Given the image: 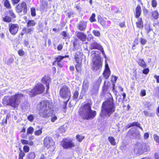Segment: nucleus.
<instances>
[{
    "instance_id": "69168bd1",
    "label": "nucleus",
    "mask_w": 159,
    "mask_h": 159,
    "mask_svg": "<svg viewBox=\"0 0 159 159\" xmlns=\"http://www.w3.org/2000/svg\"><path fill=\"white\" fill-rule=\"evenodd\" d=\"M149 134L148 133H145L144 135V137L145 139H148L149 137Z\"/></svg>"
},
{
    "instance_id": "412c9836",
    "label": "nucleus",
    "mask_w": 159,
    "mask_h": 159,
    "mask_svg": "<svg viewBox=\"0 0 159 159\" xmlns=\"http://www.w3.org/2000/svg\"><path fill=\"white\" fill-rule=\"evenodd\" d=\"M111 74V71L110 70H105L104 71L103 73V75L105 78L107 79L109 77Z\"/></svg>"
},
{
    "instance_id": "13d9d810",
    "label": "nucleus",
    "mask_w": 159,
    "mask_h": 159,
    "mask_svg": "<svg viewBox=\"0 0 159 159\" xmlns=\"http://www.w3.org/2000/svg\"><path fill=\"white\" fill-rule=\"evenodd\" d=\"M146 31L148 33L151 30L150 27L149 26H146L145 27Z\"/></svg>"
},
{
    "instance_id": "a211bd4d",
    "label": "nucleus",
    "mask_w": 159,
    "mask_h": 159,
    "mask_svg": "<svg viewBox=\"0 0 159 159\" xmlns=\"http://www.w3.org/2000/svg\"><path fill=\"white\" fill-rule=\"evenodd\" d=\"M141 7L139 5H137L135 9V17L136 18H139L141 15Z\"/></svg>"
},
{
    "instance_id": "6e6d98bb",
    "label": "nucleus",
    "mask_w": 159,
    "mask_h": 159,
    "mask_svg": "<svg viewBox=\"0 0 159 159\" xmlns=\"http://www.w3.org/2000/svg\"><path fill=\"white\" fill-rule=\"evenodd\" d=\"M18 52L19 55L20 56H23L24 54V52L22 49L19 50Z\"/></svg>"
},
{
    "instance_id": "e2e57ef3",
    "label": "nucleus",
    "mask_w": 159,
    "mask_h": 159,
    "mask_svg": "<svg viewBox=\"0 0 159 159\" xmlns=\"http://www.w3.org/2000/svg\"><path fill=\"white\" fill-rule=\"evenodd\" d=\"M75 68H76V70L78 72H79V71H80V64H76L75 65Z\"/></svg>"
},
{
    "instance_id": "09e8293b",
    "label": "nucleus",
    "mask_w": 159,
    "mask_h": 159,
    "mask_svg": "<svg viewBox=\"0 0 159 159\" xmlns=\"http://www.w3.org/2000/svg\"><path fill=\"white\" fill-rule=\"evenodd\" d=\"M153 138L154 140L157 143H159V136L157 134H155L153 136Z\"/></svg>"
},
{
    "instance_id": "393cba45",
    "label": "nucleus",
    "mask_w": 159,
    "mask_h": 159,
    "mask_svg": "<svg viewBox=\"0 0 159 159\" xmlns=\"http://www.w3.org/2000/svg\"><path fill=\"white\" fill-rule=\"evenodd\" d=\"M34 30V28H30L29 29H27L26 28H24L22 31L23 32L26 33V34H31V32L33 31Z\"/></svg>"
},
{
    "instance_id": "5701e85b",
    "label": "nucleus",
    "mask_w": 159,
    "mask_h": 159,
    "mask_svg": "<svg viewBox=\"0 0 159 159\" xmlns=\"http://www.w3.org/2000/svg\"><path fill=\"white\" fill-rule=\"evenodd\" d=\"M138 20V21L136 22L137 27L140 28H143V25L142 18H139Z\"/></svg>"
},
{
    "instance_id": "20e7f679",
    "label": "nucleus",
    "mask_w": 159,
    "mask_h": 159,
    "mask_svg": "<svg viewBox=\"0 0 159 159\" xmlns=\"http://www.w3.org/2000/svg\"><path fill=\"white\" fill-rule=\"evenodd\" d=\"M24 98L23 94L17 93L11 96L8 99L5 98L3 102L6 104L10 105L14 108L17 107Z\"/></svg>"
},
{
    "instance_id": "c756f323",
    "label": "nucleus",
    "mask_w": 159,
    "mask_h": 159,
    "mask_svg": "<svg viewBox=\"0 0 159 159\" xmlns=\"http://www.w3.org/2000/svg\"><path fill=\"white\" fill-rule=\"evenodd\" d=\"M3 21L7 22H10L11 20V19L9 16H6L5 17L3 18Z\"/></svg>"
},
{
    "instance_id": "7c9ffc66",
    "label": "nucleus",
    "mask_w": 159,
    "mask_h": 159,
    "mask_svg": "<svg viewBox=\"0 0 159 159\" xmlns=\"http://www.w3.org/2000/svg\"><path fill=\"white\" fill-rule=\"evenodd\" d=\"M92 33L95 36L99 37L100 36V32L98 30H93L92 31Z\"/></svg>"
},
{
    "instance_id": "338daca9",
    "label": "nucleus",
    "mask_w": 159,
    "mask_h": 159,
    "mask_svg": "<svg viewBox=\"0 0 159 159\" xmlns=\"http://www.w3.org/2000/svg\"><path fill=\"white\" fill-rule=\"evenodd\" d=\"M154 77L156 79L157 82L159 83V75L157 76L156 75H155Z\"/></svg>"
},
{
    "instance_id": "680f3d73",
    "label": "nucleus",
    "mask_w": 159,
    "mask_h": 159,
    "mask_svg": "<svg viewBox=\"0 0 159 159\" xmlns=\"http://www.w3.org/2000/svg\"><path fill=\"white\" fill-rule=\"evenodd\" d=\"M63 47V46L61 44L58 45L57 47V49L58 51L61 50Z\"/></svg>"
},
{
    "instance_id": "6ab92c4d",
    "label": "nucleus",
    "mask_w": 159,
    "mask_h": 159,
    "mask_svg": "<svg viewBox=\"0 0 159 159\" xmlns=\"http://www.w3.org/2000/svg\"><path fill=\"white\" fill-rule=\"evenodd\" d=\"M138 62L139 65L143 68L147 67V65L143 59H139L138 61Z\"/></svg>"
},
{
    "instance_id": "ddd939ff",
    "label": "nucleus",
    "mask_w": 159,
    "mask_h": 159,
    "mask_svg": "<svg viewBox=\"0 0 159 159\" xmlns=\"http://www.w3.org/2000/svg\"><path fill=\"white\" fill-rule=\"evenodd\" d=\"M75 34L77 37L81 41L84 42L87 39V35L83 32L77 31L75 32Z\"/></svg>"
},
{
    "instance_id": "864d4df0",
    "label": "nucleus",
    "mask_w": 159,
    "mask_h": 159,
    "mask_svg": "<svg viewBox=\"0 0 159 159\" xmlns=\"http://www.w3.org/2000/svg\"><path fill=\"white\" fill-rule=\"evenodd\" d=\"M140 95L142 96H144L146 95V91L144 89H142L141 90Z\"/></svg>"
},
{
    "instance_id": "72a5a7b5",
    "label": "nucleus",
    "mask_w": 159,
    "mask_h": 159,
    "mask_svg": "<svg viewBox=\"0 0 159 159\" xmlns=\"http://www.w3.org/2000/svg\"><path fill=\"white\" fill-rule=\"evenodd\" d=\"M51 116V121L52 122H54L57 119V116L53 114L52 111V115L51 116Z\"/></svg>"
},
{
    "instance_id": "9d476101",
    "label": "nucleus",
    "mask_w": 159,
    "mask_h": 159,
    "mask_svg": "<svg viewBox=\"0 0 159 159\" xmlns=\"http://www.w3.org/2000/svg\"><path fill=\"white\" fill-rule=\"evenodd\" d=\"M43 143L45 146L47 148L53 146L55 144V143L52 139L49 137H47L45 138Z\"/></svg>"
},
{
    "instance_id": "ea45409f",
    "label": "nucleus",
    "mask_w": 159,
    "mask_h": 159,
    "mask_svg": "<svg viewBox=\"0 0 159 159\" xmlns=\"http://www.w3.org/2000/svg\"><path fill=\"white\" fill-rule=\"evenodd\" d=\"M139 40L140 43L142 45H144L147 42V40L143 38H140L139 39Z\"/></svg>"
},
{
    "instance_id": "0eeeda50",
    "label": "nucleus",
    "mask_w": 159,
    "mask_h": 159,
    "mask_svg": "<svg viewBox=\"0 0 159 159\" xmlns=\"http://www.w3.org/2000/svg\"><path fill=\"white\" fill-rule=\"evenodd\" d=\"M60 95L61 98L66 99L67 103L71 97V92L69 88L67 85H64L61 87L59 91Z\"/></svg>"
},
{
    "instance_id": "3c124183",
    "label": "nucleus",
    "mask_w": 159,
    "mask_h": 159,
    "mask_svg": "<svg viewBox=\"0 0 159 159\" xmlns=\"http://www.w3.org/2000/svg\"><path fill=\"white\" fill-rule=\"evenodd\" d=\"M134 134L135 135L134 136L136 138L138 139L140 137V135L139 131H137L135 132Z\"/></svg>"
},
{
    "instance_id": "49530a36",
    "label": "nucleus",
    "mask_w": 159,
    "mask_h": 159,
    "mask_svg": "<svg viewBox=\"0 0 159 159\" xmlns=\"http://www.w3.org/2000/svg\"><path fill=\"white\" fill-rule=\"evenodd\" d=\"M61 34L63 36V39H66L68 36L67 32L65 31L62 32Z\"/></svg>"
},
{
    "instance_id": "6e6552de",
    "label": "nucleus",
    "mask_w": 159,
    "mask_h": 159,
    "mask_svg": "<svg viewBox=\"0 0 159 159\" xmlns=\"http://www.w3.org/2000/svg\"><path fill=\"white\" fill-rule=\"evenodd\" d=\"M16 9L17 12H21L23 11L24 14H26L27 10V6L26 2L23 1L21 3H19L16 6Z\"/></svg>"
},
{
    "instance_id": "423d86ee",
    "label": "nucleus",
    "mask_w": 159,
    "mask_h": 159,
    "mask_svg": "<svg viewBox=\"0 0 159 159\" xmlns=\"http://www.w3.org/2000/svg\"><path fill=\"white\" fill-rule=\"evenodd\" d=\"M45 90L43 84H38L32 89H29L26 90V93L31 97H33L39 94L43 93Z\"/></svg>"
},
{
    "instance_id": "58836bf2",
    "label": "nucleus",
    "mask_w": 159,
    "mask_h": 159,
    "mask_svg": "<svg viewBox=\"0 0 159 159\" xmlns=\"http://www.w3.org/2000/svg\"><path fill=\"white\" fill-rule=\"evenodd\" d=\"M95 14L94 13H93L92 14L89 19L91 22H93L96 21L95 18Z\"/></svg>"
},
{
    "instance_id": "f8f14e48",
    "label": "nucleus",
    "mask_w": 159,
    "mask_h": 159,
    "mask_svg": "<svg viewBox=\"0 0 159 159\" xmlns=\"http://www.w3.org/2000/svg\"><path fill=\"white\" fill-rule=\"evenodd\" d=\"M86 22L84 20H82L78 24L77 27V29L80 31H84L86 30Z\"/></svg>"
},
{
    "instance_id": "4468645a",
    "label": "nucleus",
    "mask_w": 159,
    "mask_h": 159,
    "mask_svg": "<svg viewBox=\"0 0 159 159\" xmlns=\"http://www.w3.org/2000/svg\"><path fill=\"white\" fill-rule=\"evenodd\" d=\"M143 148V145H140L139 146H136L134 148V152L136 154L139 155L144 153V151L142 149Z\"/></svg>"
},
{
    "instance_id": "de8ad7c7",
    "label": "nucleus",
    "mask_w": 159,
    "mask_h": 159,
    "mask_svg": "<svg viewBox=\"0 0 159 159\" xmlns=\"http://www.w3.org/2000/svg\"><path fill=\"white\" fill-rule=\"evenodd\" d=\"M102 81V77H100L96 82V84L98 86H99L101 84Z\"/></svg>"
},
{
    "instance_id": "f03ea898",
    "label": "nucleus",
    "mask_w": 159,
    "mask_h": 159,
    "mask_svg": "<svg viewBox=\"0 0 159 159\" xmlns=\"http://www.w3.org/2000/svg\"><path fill=\"white\" fill-rule=\"evenodd\" d=\"M115 110L116 105L114 103L113 98L110 97L103 103L100 116L101 117H109L115 111Z\"/></svg>"
},
{
    "instance_id": "0e129e2a",
    "label": "nucleus",
    "mask_w": 159,
    "mask_h": 159,
    "mask_svg": "<svg viewBox=\"0 0 159 159\" xmlns=\"http://www.w3.org/2000/svg\"><path fill=\"white\" fill-rule=\"evenodd\" d=\"M57 66L60 68H61L63 66L61 62H57Z\"/></svg>"
},
{
    "instance_id": "f3484780",
    "label": "nucleus",
    "mask_w": 159,
    "mask_h": 159,
    "mask_svg": "<svg viewBox=\"0 0 159 159\" xmlns=\"http://www.w3.org/2000/svg\"><path fill=\"white\" fill-rule=\"evenodd\" d=\"M102 47L99 43L95 42L92 43L90 45V48L91 49H97L99 50Z\"/></svg>"
},
{
    "instance_id": "bf43d9fd",
    "label": "nucleus",
    "mask_w": 159,
    "mask_h": 159,
    "mask_svg": "<svg viewBox=\"0 0 159 159\" xmlns=\"http://www.w3.org/2000/svg\"><path fill=\"white\" fill-rule=\"evenodd\" d=\"M73 13H72L70 11L68 12L67 13V16L69 18L71 17V16H72L73 15Z\"/></svg>"
},
{
    "instance_id": "9b49d317",
    "label": "nucleus",
    "mask_w": 159,
    "mask_h": 159,
    "mask_svg": "<svg viewBox=\"0 0 159 159\" xmlns=\"http://www.w3.org/2000/svg\"><path fill=\"white\" fill-rule=\"evenodd\" d=\"M61 145L65 148H70L74 146V144L72 141L67 139H64L62 142Z\"/></svg>"
},
{
    "instance_id": "dca6fc26",
    "label": "nucleus",
    "mask_w": 159,
    "mask_h": 159,
    "mask_svg": "<svg viewBox=\"0 0 159 159\" xmlns=\"http://www.w3.org/2000/svg\"><path fill=\"white\" fill-rule=\"evenodd\" d=\"M136 126L139 128L141 130L143 131L142 128L140 126V124L138 122H134L132 123H130L127 125L126 127L127 129L131 127Z\"/></svg>"
},
{
    "instance_id": "a19ab883",
    "label": "nucleus",
    "mask_w": 159,
    "mask_h": 159,
    "mask_svg": "<svg viewBox=\"0 0 159 159\" xmlns=\"http://www.w3.org/2000/svg\"><path fill=\"white\" fill-rule=\"evenodd\" d=\"M25 156V153L24 152H19V154L18 159H23V157Z\"/></svg>"
},
{
    "instance_id": "4c0bfd02",
    "label": "nucleus",
    "mask_w": 159,
    "mask_h": 159,
    "mask_svg": "<svg viewBox=\"0 0 159 159\" xmlns=\"http://www.w3.org/2000/svg\"><path fill=\"white\" fill-rule=\"evenodd\" d=\"M30 148L27 145H24L23 147V152L25 153L28 152L30 150Z\"/></svg>"
},
{
    "instance_id": "aec40b11",
    "label": "nucleus",
    "mask_w": 159,
    "mask_h": 159,
    "mask_svg": "<svg viewBox=\"0 0 159 159\" xmlns=\"http://www.w3.org/2000/svg\"><path fill=\"white\" fill-rule=\"evenodd\" d=\"M26 22L27 24V27L33 26L36 24V22L33 20H26Z\"/></svg>"
},
{
    "instance_id": "c03bdc74",
    "label": "nucleus",
    "mask_w": 159,
    "mask_h": 159,
    "mask_svg": "<svg viewBox=\"0 0 159 159\" xmlns=\"http://www.w3.org/2000/svg\"><path fill=\"white\" fill-rule=\"evenodd\" d=\"M31 15L32 16H36L35 9L34 8H31Z\"/></svg>"
},
{
    "instance_id": "4d7b16f0",
    "label": "nucleus",
    "mask_w": 159,
    "mask_h": 159,
    "mask_svg": "<svg viewBox=\"0 0 159 159\" xmlns=\"http://www.w3.org/2000/svg\"><path fill=\"white\" fill-rule=\"evenodd\" d=\"M99 50L101 52L102 54L103 55L104 57L105 58H106V55H105V53L104 51L103 50V48H102V47H101V48Z\"/></svg>"
},
{
    "instance_id": "2eb2a0df",
    "label": "nucleus",
    "mask_w": 159,
    "mask_h": 159,
    "mask_svg": "<svg viewBox=\"0 0 159 159\" xmlns=\"http://www.w3.org/2000/svg\"><path fill=\"white\" fill-rule=\"evenodd\" d=\"M42 83L45 84L47 87L46 91L47 92L48 90L49 89V82L50 81V80L48 76H44L42 80Z\"/></svg>"
},
{
    "instance_id": "603ef678",
    "label": "nucleus",
    "mask_w": 159,
    "mask_h": 159,
    "mask_svg": "<svg viewBox=\"0 0 159 159\" xmlns=\"http://www.w3.org/2000/svg\"><path fill=\"white\" fill-rule=\"evenodd\" d=\"M20 141L21 143L23 145H27L29 144V142L27 140L22 139Z\"/></svg>"
},
{
    "instance_id": "b1692460",
    "label": "nucleus",
    "mask_w": 159,
    "mask_h": 159,
    "mask_svg": "<svg viewBox=\"0 0 159 159\" xmlns=\"http://www.w3.org/2000/svg\"><path fill=\"white\" fill-rule=\"evenodd\" d=\"M159 14L158 12L156 11H154L152 12V16L154 19H157L159 17Z\"/></svg>"
},
{
    "instance_id": "39448f33",
    "label": "nucleus",
    "mask_w": 159,
    "mask_h": 159,
    "mask_svg": "<svg viewBox=\"0 0 159 159\" xmlns=\"http://www.w3.org/2000/svg\"><path fill=\"white\" fill-rule=\"evenodd\" d=\"M99 52L92 51L91 52L92 57H93V70L94 71H96L101 68L102 63L100 57L99 55Z\"/></svg>"
},
{
    "instance_id": "8fccbe9b",
    "label": "nucleus",
    "mask_w": 159,
    "mask_h": 159,
    "mask_svg": "<svg viewBox=\"0 0 159 159\" xmlns=\"http://www.w3.org/2000/svg\"><path fill=\"white\" fill-rule=\"evenodd\" d=\"M157 2L156 0H152V6L153 7H157Z\"/></svg>"
},
{
    "instance_id": "2f4dec72",
    "label": "nucleus",
    "mask_w": 159,
    "mask_h": 159,
    "mask_svg": "<svg viewBox=\"0 0 159 159\" xmlns=\"http://www.w3.org/2000/svg\"><path fill=\"white\" fill-rule=\"evenodd\" d=\"M79 94V92L77 91H75L73 93V100L75 101H76L77 100Z\"/></svg>"
},
{
    "instance_id": "bb28decb",
    "label": "nucleus",
    "mask_w": 159,
    "mask_h": 159,
    "mask_svg": "<svg viewBox=\"0 0 159 159\" xmlns=\"http://www.w3.org/2000/svg\"><path fill=\"white\" fill-rule=\"evenodd\" d=\"M108 140L111 144L113 145H115L116 142H115V139L113 137L110 136L108 138Z\"/></svg>"
},
{
    "instance_id": "f704fd0d",
    "label": "nucleus",
    "mask_w": 159,
    "mask_h": 159,
    "mask_svg": "<svg viewBox=\"0 0 159 159\" xmlns=\"http://www.w3.org/2000/svg\"><path fill=\"white\" fill-rule=\"evenodd\" d=\"M84 138V137L81 135L78 134L76 136V139L79 142H81Z\"/></svg>"
},
{
    "instance_id": "37998d69",
    "label": "nucleus",
    "mask_w": 159,
    "mask_h": 159,
    "mask_svg": "<svg viewBox=\"0 0 159 159\" xmlns=\"http://www.w3.org/2000/svg\"><path fill=\"white\" fill-rule=\"evenodd\" d=\"M35 117L33 115L31 114L28 116L27 117V119L30 121H32Z\"/></svg>"
},
{
    "instance_id": "7ed1b4c3",
    "label": "nucleus",
    "mask_w": 159,
    "mask_h": 159,
    "mask_svg": "<svg viewBox=\"0 0 159 159\" xmlns=\"http://www.w3.org/2000/svg\"><path fill=\"white\" fill-rule=\"evenodd\" d=\"M39 107V114L41 117L47 118L52 115V111H53V103L48 100H43L40 102L38 105Z\"/></svg>"
},
{
    "instance_id": "473e14b6",
    "label": "nucleus",
    "mask_w": 159,
    "mask_h": 159,
    "mask_svg": "<svg viewBox=\"0 0 159 159\" xmlns=\"http://www.w3.org/2000/svg\"><path fill=\"white\" fill-rule=\"evenodd\" d=\"M75 61L78 64H80L81 61L80 58H79V56L76 54L75 55Z\"/></svg>"
},
{
    "instance_id": "79ce46f5",
    "label": "nucleus",
    "mask_w": 159,
    "mask_h": 159,
    "mask_svg": "<svg viewBox=\"0 0 159 159\" xmlns=\"http://www.w3.org/2000/svg\"><path fill=\"white\" fill-rule=\"evenodd\" d=\"M13 61V58L12 57H10L7 61H5V62L7 64L9 65Z\"/></svg>"
},
{
    "instance_id": "cd10ccee",
    "label": "nucleus",
    "mask_w": 159,
    "mask_h": 159,
    "mask_svg": "<svg viewBox=\"0 0 159 159\" xmlns=\"http://www.w3.org/2000/svg\"><path fill=\"white\" fill-rule=\"evenodd\" d=\"M35 156L34 152H30L28 154V157L29 159H34Z\"/></svg>"
},
{
    "instance_id": "1a4fd4ad",
    "label": "nucleus",
    "mask_w": 159,
    "mask_h": 159,
    "mask_svg": "<svg viewBox=\"0 0 159 159\" xmlns=\"http://www.w3.org/2000/svg\"><path fill=\"white\" fill-rule=\"evenodd\" d=\"M8 27L10 33L12 35H15L18 32L19 25L16 24L10 23L9 24Z\"/></svg>"
},
{
    "instance_id": "774afa93",
    "label": "nucleus",
    "mask_w": 159,
    "mask_h": 159,
    "mask_svg": "<svg viewBox=\"0 0 159 159\" xmlns=\"http://www.w3.org/2000/svg\"><path fill=\"white\" fill-rule=\"evenodd\" d=\"M106 20H103L101 21L100 24L102 26H105L106 25Z\"/></svg>"
},
{
    "instance_id": "5fc2aeb1",
    "label": "nucleus",
    "mask_w": 159,
    "mask_h": 159,
    "mask_svg": "<svg viewBox=\"0 0 159 159\" xmlns=\"http://www.w3.org/2000/svg\"><path fill=\"white\" fill-rule=\"evenodd\" d=\"M149 69L148 68H146L143 70V73L144 74H147L149 72Z\"/></svg>"
},
{
    "instance_id": "f257e3e1",
    "label": "nucleus",
    "mask_w": 159,
    "mask_h": 159,
    "mask_svg": "<svg viewBox=\"0 0 159 159\" xmlns=\"http://www.w3.org/2000/svg\"><path fill=\"white\" fill-rule=\"evenodd\" d=\"M92 102L90 100H87L85 103L80 108L79 115L81 118L84 120L93 119L96 115V112L91 109Z\"/></svg>"
},
{
    "instance_id": "c9c22d12",
    "label": "nucleus",
    "mask_w": 159,
    "mask_h": 159,
    "mask_svg": "<svg viewBox=\"0 0 159 159\" xmlns=\"http://www.w3.org/2000/svg\"><path fill=\"white\" fill-rule=\"evenodd\" d=\"M42 128H41L40 129L35 131L34 132V134L36 136H39L42 133Z\"/></svg>"
},
{
    "instance_id": "052dcab7",
    "label": "nucleus",
    "mask_w": 159,
    "mask_h": 159,
    "mask_svg": "<svg viewBox=\"0 0 159 159\" xmlns=\"http://www.w3.org/2000/svg\"><path fill=\"white\" fill-rule=\"evenodd\" d=\"M144 148H145V150L144 151H145V152L148 151L150 149L149 146L147 145H144Z\"/></svg>"
},
{
    "instance_id": "a18cd8bd",
    "label": "nucleus",
    "mask_w": 159,
    "mask_h": 159,
    "mask_svg": "<svg viewBox=\"0 0 159 159\" xmlns=\"http://www.w3.org/2000/svg\"><path fill=\"white\" fill-rule=\"evenodd\" d=\"M8 13L10 15L12 18H15L16 17V16L13 12L12 10H9L8 11Z\"/></svg>"
},
{
    "instance_id": "4be33fe9",
    "label": "nucleus",
    "mask_w": 159,
    "mask_h": 159,
    "mask_svg": "<svg viewBox=\"0 0 159 159\" xmlns=\"http://www.w3.org/2000/svg\"><path fill=\"white\" fill-rule=\"evenodd\" d=\"M89 85V84L88 81L86 80H84L83 84V89L85 91L88 89Z\"/></svg>"
},
{
    "instance_id": "c85d7f7f",
    "label": "nucleus",
    "mask_w": 159,
    "mask_h": 159,
    "mask_svg": "<svg viewBox=\"0 0 159 159\" xmlns=\"http://www.w3.org/2000/svg\"><path fill=\"white\" fill-rule=\"evenodd\" d=\"M34 131V129L32 127L30 126L29 127L27 131V134H32Z\"/></svg>"
},
{
    "instance_id": "e433bc0d",
    "label": "nucleus",
    "mask_w": 159,
    "mask_h": 159,
    "mask_svg": "<svg viewBox=\"0 0 159 159\" xmlns=\"http://www.w3.org/2000/svg\"><path fill=\"white\" fill-rule=\"evenodd\" d=\"M4 5L5 7L8 8H10L11 7V5L8 0H5Z\"/></svg>"
},
{
    "instance_id": "a878e982",
    "label": "nucleus",
    "mask_w": 159,
    "mask_h": 159,
    "mask_svg": "<svg viewBox=\"0 0 159 159\" xmlns=\"http://www.w3.org/2000/svg\"><path fill=\"white\" fill-rule=\"evenodd\" d=\"M63 59L62 56L59 55L55 58V61L53 63V65H54L56 62H61V61Z\"/></svg>"
}]
</instances>
